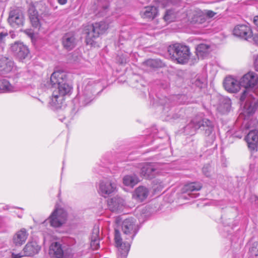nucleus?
<instances>
[{
  "label": "nucleus",
  "instance_id": "9b49d317",
  "mask_svg": "<svg viewBox=\"0 0 258 258\" xmlns=\"http://www.w3.org/2000/svg\"><path fill=\"white\" fill-rule=\"evenodd\" d=\"M233 35L247 40L252 36V32L249 26L245 24H240L236 26L233 30Z\"/></svg>",
  "mask_w": 258,
  "mask_h": 258
},
{
  "label": "nucleus",
  "instance_id": "20e7f679",
  "mask_svg": "<svg viewBox=\"0 0 258 258\" xmlns=\"http://www.w3.org/2000/svg\"><path fill=\"white\" fill-rule=\"evenodd\" d=\"M108 28V24L103 21L95 23L87 26L84 30L85 33L86 34V42L87 44L91 46L94 45L95 39L100 35L104 33Z\"/></svg>",
  "mask_w": 258,
  "mask_h": 258
},
{
  "label": "nucleus",
  "instance_id": "8fccbe9b",
  "mask_svg": "<svg viewBox=\"0 0 258 258\" xmlns=\"http://www.w3.org/2000/svg\"><path fill=\"white\" fill-rule=\"evenodd\" d=\"M18 217H19V218H22V216H19H19H18Z\"/></svg>",
  "mask_w": 258,
  "mask_h": 258
},
{
  "label": "nucleus",
  "instance_id": "ddd939ff",
  "mask_svg": "<svg viewBox=\"0 0 258 258\" xmlns=\"http://www.w3.org/2000/svg\"><path fill=\"white\" fill-rule=\"evenodd\" d=\"M11 50L20 60L26 58L29 54L27 47L22 43L16 42L11 46Z\"/></svg>",
  "mask_w": 258,
  "mask_h": 258
},
{
  "label": "nucleus",
  "instance_id": "c9c22d12",
  "mask_svg": "<svg viewBox=\"0 0 258 258\" xmlns=\"http://www.w3.org/2000/svg\"><path fill=\"white\" fill-rule=\"evenodd\" d=\"M146 63L152 68H158L162 67V62L157 59H149L146 61Z\"/></svg>",
  "mask_w": 258,
  "mask_h": 258
},
{
  "label": "nucleus",
  "instance_id": "5701e85b",
  "mask_svg": "<svg viewBox=\"0 0 258 258\" xmlns=\"http://www.w3.org/2000/svg\"><path fill=\"white\" fill-rule=\"evenodd\" d=\"M29 18L32 26L36 29H39L41 26V20L38 14V11H35L34 7H30L28 10Z\"/></svg>",
  "mask_w": 258,
  "mask_h": 258
},
{
  "label": "nucleus",
  "instance_id": "423d86ee",
  "mask_svg": "<svg viewBox=\"0 0 258 258\" xmlns=\"http://www.w3.org/2000/svg\"><path fill=\"white\" fill-rule=\"evenodd\" d=\"M258 83V75L253 72H249L245 74L240 80V84L244 87L240 97V100L244 101L251 92L249 88L254 87Z\"/></svg>",
  "mask_w": 258,
  "mask_h": 258
},
{
  "label": "nucleus",
  "instance_id": "a878e982",
  "mask_svg": "<svg viewBox=\"0 0 258 258\" xmlns=\"http://www.w3.org/2000/svg\"><path fill=\"white\" fill-rule=\"evenodd\" d=\"M141 14L143 18L152 20L157 16L158 10L155 6H149L145 7Z\"/></svg>",
  "mask_w": 258,
  "mask_h": 258
},
{
  "label": "nucleus",
  "instance_id": "72a5a7b5",
  "mask_svg": "<svg viewBox=\"0 0 258 258\" xmlns=\"http://www.w3.org/2000/svg\"><path fill=\"white\" fill-rule=\"evenodd\" d=\"M30 7H34L36 11H39L42 14L46 11V7L42 2L36 3L34 5H31Z\"/></svg>",
  "mask_w": 258,
  "mask_h": 258
},
{
  "label": "nucleus",
  "instance_id": "6ab92c4d",
  "mask_svg": "<svg viewBox=\"0 0 258 258\" xmlns=\"http://www.w3.org/2000/svg\"><path fill=\"white\" fill-rule=\"evenodd\" d=\"M76 42V39L74 34L72 33L66 34L62 39L63 47L69 50L72 49L75 46Z\"/></svg>",
  "mask_w": 258,
  "mask_h": 258
},
{
  "label": "nucleus",
  "instance_id": "e433bc0d",
  "mask_svg": "<svg viewBox=\"0 0 258 258\" xmlns=\"http://www.w3.org/2000/svg\"><path fill=\"white\" fill-rule=\"evenodd\" d=\"M101 7V10H96L94 11V13L96 15H98L99 17L103 16L104 15L108 7V4H106L104 6L99 5V8Z\"/></svg>",
  "mask_w": 258,
  "mask_h": 258
},
{
  "label": "nucleus",
  "instance_id": "a211bd4d",
  "mask_svg": "<svg viewBox=\"0 0 258 258\" xmlns=\"http://www.w3.org/2000/svg\"><path fill=\"white\" fill-rule=\"evenodd\" d=\"M124 206V201L120 197H114L108 201L109 208L112 212H119Z\"/></svg>",
  "mask_w": 258,
  "mask_h": 258
},
{
  "label": "nucleus",
  "instance_id": "dca6fc26",
  "mask_svg": "<svg viewBox=\"0 0 258 258\" xmlns=\"http://www.w3.org/2000/svg\"><path fill=\"white\" fill-rule=\"evenodd\" d=\"M223 85L227 91L232 93L238 92L241 86L240 84V81L238 82L236 80L231 77H227L225 79Z\"/></svg>",
  "mask_w": 258,
  "mask_h": 258
},
{
  "label": "nucleus",
  "instance_id": "473e14b6",
  "mask_svg": "<svg viewBox=\"0 0 258 258\" xmlns=\"http://www.w3.org/2000/svg\"><path fill=\"white\" fill-rule=\"evenodd\" d=\"M224 102V108H222V105H220L219 107V109L223 113L228 112L229 111L230 107L231 106V100L229 98H225L223 100Z\"/></svg>",
  "mask_w": 258,
  "mask_h": 258
},
{
  "label": "nucleus",
  "instance_id": "aec40b11",
  "mask_svg": "<svg viewBox=\"0 0 258 258\" xmlns=\"http://www.w3.org/2000/svg\"><path fill=\"white\" fill-rule=\"evenodd\" d=\"M28 232L25 228L18 230L13 236V242L16 245H21L28 238Z\"/></svg>",
  "mask_w": 258,
  "mask_h": 258
},
{
  "label": "nucleus",
  "instance_id": "09e8293b",
  "mask_svg": "<svg viewBox=\"0 0 258 258\" xmlns=\"http://www.w3.org/2000/svg\"><path fill=\"white\" fill-rule=\"evenodd\" d=\"M161 104L162 105H164L165 104L164 103L161 102Z\"/></svg>",
  "mask_w": 258,
  "mask_h": 258
},
{
  "label": "nucleus",
  "instance_id": "f8f14e48",
  "mask_svg": "<svg viewBox=\"0 0 258 258\" xmlns=\"http://www.w3.org/2000/svg\"><path fill=\"white\" fill-rule=\"evenodd\" d=\"M115 188V184L111 181L102 180L99 184L98 192L101 196L106 198L113 193Z\"/></svg>",
  "mask_w": 258,
  "mask_h": 258
},
{
  "label": "nucleus",
  "instance_id": "412c9836",
  "mask_svg": "<svg viewBox=\"0 0 258 258\" xmlns=\"http://www.w3.org/2000/svg\"><path fill=\"white\" fill-rule=\"evenodd\" d=\"M40 249V246L36 241L27 243L23 249L25 256H30L37 253Z\"/></svg>",
  "mask_w": 258,
  "mask_h": 258
},
{
  "label": "nucleus",
  "instance_id": "4c0bfd02",
  "mask_svg": "<svg viewBox=\"0 0 258 258\" xmlns=\"http://www.w3.org/2000/svg\"><path fill=\"white\" fill-rule=\"evenodd\" d=\"M211 171V167L210 164L205 165L202 169L203 174L207 177L210 176Z\"/></svg>",
  "mask_w": 258,
  "mask_h": 258
},
{
  "label": "nucleus",
  "instance_id": "393cba45",
  "mask_svg": "<svg viewBox=\"0 0 258 258\" xmlns=\"http://www.w3.org/2000/svg\"><path fill=\"white\" fill-rule=\"evenodd\" d=\"M99 229L98 226H95L91 236L90 246L92 249L96 250L100 247Z\"/></svg>",
  "mask_w": 258,
  "mask_h": 258
},
{
  "label": "nucleus",
  "instance_id": "f3484780",
  "mask_svg": "<svg viewBox=\"0 0 258 258\" xmlns=\"http://www.w3.org/2000/svg\"><path fill=\"white\" fill-rule=\"evenodd\" d=\"M14 67L12 60L6 56H0V74L6 75L11 72Z\"/></svg>",
  "mask_w": 258,
  "mask_h": 258
},
{
  "label": "nucleus",
  "instance_id": "79ce46f5",
  "mask_svg": "<svg viewBox=\"0 0 258 258\" xmlns=\"http://www.w3.org/2000/svg\"><path fill=\"white\" fill-rule=\"evenodd\" d=\"M254 67L255 71L258 72V54L256 56L254 61Z\"/></svg>",
  "mask_w": 258,
  "mask_h": 258
},
{
  "label": "nucleus",
  "instance_id": "7ed1b4c3",
  "mask_svg": "<svg viewBox=\"0 0 258 258\" xmlns=\"http://www.w3.org/2000/svg\"><path fill=\"white\" fill-rule=\"evenodd\" d=\"M168 53L173 60L181 64L187 62L191 54L188 46L179 43L170 45L168 47Z\"/></svg>",
  "mask_w": 258,
  "mask_h": 258
},
{
  "label": "nucleus",
  "instance_id": "c03bdc74",
  "mask_svg": "<svg viewBox=\"0 0 258 258\" xmlns=\"http://www.w3.org/2000/svg\"><path fill=\"white\" fill-rule=\"evenodd\" d=\"M253 24L258 27V16H254L253 19Z\"/></svg>",
  "mask_w": 258,
  "mask_h": 258
},
{
  "label": "nucleus",
  "instance_id": "a19ab883",
  "mask_svg": "<svg viewBox=\"0 0 258 258\" xmlns=\"http://www.w3.org/2000/svg\"><path fill=\"white\" fill-rule=\"evenodd\" d=\"M158 1L159 3V5L162 6L163 8L166 7L169 3L168 0H158Z\"/></svg>",
  "mask_w": 258,
  "mask_h": 258
},
{
  "label": "nucleus",
  "instance_id": "a18cd8bd",
  "mask_svg": "<svg viewBox=\"0 0 258 258\" xmlns=\"http://www.w3.org/2000/svg\"><path fill=\"white\" fill-rule=\"evenodd\" d=\"M58 2L61 5H64L67 3V0H58Z\"/></svg>",
  "mask_w": 258,
  "mask_h": 258
},
{
  "label": "nucleus",
  "instance_id": "b1692460",
  "mask_svg": "<svg viewBox=\"0 0 258 258\" xmlns=\"http://www.w3.org/2000/svg\"><path fill=\"white\" fill-rule=\"evenodd\" d=\"M149 192V189L147 187L140 186L135 190L133 196L136 200L142 202L148 197Z\"/></svg>",
  "mask_w": 258,
  "mask_h": 258
},
{
  "label": "nucleus",
  "instance_id": "c756f323",
  "mask_svg": "<svg viewBox=\"0 0 258 258\" xmlns=\"http://www.w3.org/2000/svg\"><path fill=\"white\" fill-rule=\"evenodd\" d=\"M14 92V87L6 79L0 80V92Z\"/></svg>",
  "mask_w": 258,
  "mask_h": 258
},
{
  "label": "nucleus",
  "instance_id": "49530a36",
  "mask_svg": "<svg viewBox=\"0 0 258 258\" xmlns=\"http://www.w3.org/2000/svg\"><path fill=\"white\" fill-rule=\"evenodd\" d=\"M12 257H13V258H20L22 257V256L19 254H14V253H13Z\"/></svg>",
  "mask_w": 258,
  "mask_h": 258
},
{
  "label": "nucleus",
  "instance_id": "cd10ccee",
  "mask_svg": "<svg viewBox=\"0 0 258 258\" xmlns=\"http://www.w3.org/2000/svg\"><path fill=\"white\" fill-rule=\"evenodd\" d=\"M210 51V46L206 44H200L196 48L198 57L202 58H205L209 53Z\"/></svg>",
  "mask_w": 258,
  "mask_h": 258
},
{
  "label": "nucleus",
  "instance_id": "c85d7f7f",
  "mask_svg": "<svg viewBox=\"0 0 258 258\" xmlns=\"http://www.w3.org/2000/svg\"><path fill=\"white\" fill-rule=\"evenodd\" d=\"M140 181L138 177L135 175H127L123 178V182L124 185L132 187H134Z\"/></svg>",
  "mask_w": 258,
  "mask_h": 258
},
{
  "label": "nucleus",
  "instance_id": "f704fd0d",
  "mask_svg": "<svg viewBox=\"0 0 258 258\" xmlns=\"http://www.w3.org/2000/svg\"><path fill=\"white\" fill-rule=\"evenodd\" d=\"M250 256L254 258H258V241L252 244V246L249 249Z\"/></svg>",
  "mask_w": 258,
  "mask_h": 258
},
{
  "label": "nucleus",
  "instance_id": "0eeeda50",
  "mask_svg": "<svg viewBox=\"0 0 258 258\" xmlns=\"http://www.w3.org/2000/svg\"><path fill=\"white\" fill-rule=\"evenodd\" d=\"M67 213L63 209H56L49 218L51 226L59 227L67 220Z\"/></svg>",
  "mask_w": 258,
  "mask_h": 258
},
{
  "label": "nucleus",
  "instance_id": "f03ea898",
  "mask_svg": "<svg viewBox=\"0 0 258 258\" xmlns=\"http://www.w3.org/2000/svg\"><path fill=\"white\" fill-rule=\"evenodd\" d=\"M67 75L63 71H55L51 75L50 83L53 89L51 98L53 105L57 107L62 97L71 92L72 87L67 83Z\"/></svg>",
  "mask_w": 258,
  "mask_h": 258
},
{
  "label": "nucleus",
  "instance_id": "2eb2a0df",
  "mask_svg": "<svg viewBox=\"0 0 258 258\" xmlns=\"http://www.w3.org/2000/svg\"><path fill=\"white\" fill-rule=\"evenodd\" d=\"M49 253L53 258H72L71 254L63 251L60 244L57 242L51 244Z\"/></svg>",
  "mask_w": 258,
  "mask_h": 258
},
{
  "label": "nucleus",
  "instance_id": "ea45409f",
  "mask_svg": "<svg viewBox=\"0 0 258 258\" xmlns=\"http://www.w3.org/2000/svg\"><path fill=\"white\" fill-rule=\"evenodd\" d=\"M8 34L7 32H1L0 33V42H3L5 40L6 37H7Z\"/></svg>",
  "mask_w": 258,
  "mask_h": 258
},
{
  "label": "nucleus",
  "instance_id": "1a4fd4ad",
  "mask_svg": "<svg viewBox=\"0 0 258 258\" xmlns=\"http://www.w3.org/2000/svg\"><path fill=\"white\" fill-rule=\"evenodd\" d=\"M8 21L13 28H19L23 26L25 21L23 12L19 9L11 11Z\"/></svg>",
  "mask_w": 258,
  "mask_h": 258
},
{
  "label": "nucleus",
  "instance_id": "58836bf2",
  "mask_svg": "<svg viewBox=\"0 0 258 258\" xmlns=\"http://www.w3.org/2000/svg\"><path fill=\"white\" fill-rule=\"evenodd\" d=\"M203 12H204L206 18L207 17L209 18H211L214 17V16L216 14V13L211 10H205Z\"/></svg>",
  "mask_w": 258,
  "mask_h": 258
},
{
  "label": "nucleus",
  "instance_id": "de8ad7c7",
  "mask_svg": "<svg viewBox=\"0 0 258 258\" xmlns=\"http://www.w3.org/2000/svg\"><path fill=\"white\" fill-rule=\"evenodd\" d=\"M189 195H190V196L191 197H193V198H196L197 197L199 194H189Z\"/></svg>",
  "mask_w": 258,
  "mask_h": 258
},
{
  "label": "nucleus",
  "instance_id": "37998d69",
  "mask_svg": "<svg viewBox=\"0 0 258 258\" xmlns=\"http://www.w3.org/2000/svg\"><path fill=\"white\" fill-rule=\"evenodd\" d=\"M6 224L5 218L3 217L0 216V227H3Z\"/></svg>",
  "mask_w": 258,
  "mask_h": 258
},
{
  "label": "nucleus",
  "instance_id": "2f4dec72",
  "mask_svg": "<svg viewBox=\"0 0 258 258\" xmlns=\"http://www.w3.org/2000/svg\"><path fill=\"white\" fill-rule=\"evenodd\" d=\"M202 184L200 182H191L186 184L185 187V190L188 192L194 191H199L202 188Z\"/></svg>",
  "mask_w": 258,
  "mask_h": 258
},
{
  "label": "nucleus",
  "instance_id": "7c9ffc66",
  "mask_svg": "<svg viewBox=\"0 0 258 258\" xmlns=\"http://www.w3.org/2000/svg\"><path fill=\"white\" fill-rule=\"evenodd\" d=\"M178 13L173 10H168L164 15V19L165 21L170 23L175 21L178 17Z\"/></svg>",
  "mask_w": 258,
  "mask_h": 258
},
{
  "label": "nucleus",
  "instance_id": "4be33fe9",
  "mask_svg": "<svg viewBox=\"0 0 258 258\" xmlns=\"http://www.w3.org/2000/svg\"><path fill=\"white\" fill-rule=\"evenodd\" d=\"M245 140L248 147L251 150H255L258 143V131L254 130L250 131L245 137Z\"/></svg>",
  "mask_w": 258,
  "mask_h": 258
},
{
  "label": "nucleus",
  "instance_id": "6e6552de",
  "mask_svg": "<svg viewBox=\"0 0 258 258\" xmlns=\"http://www.w3.org/2000/svg\"><path fill=\"white\" fill-rule=\"evenodd\" d=\"M93 82L89 81L87 82H84L82 86V93L79 95L80 102H82L84 105L88 104L93 99Z\"/></svg>",
  "mask_w": 258,
  "mask_h": 258
},
{
  "label": "nucleus",
  "instance_id": "39448f33",
  "mask_svg": "<svg viewBox=\"0 0 258 258\" xmlns=\"http://www.w3.org/2000/svg\"><path fill=\"white\" fill-rule=\"evenodd\" d=\"M197 130L204 131L205 134L209 136L213 131V125L208 119H201L199 117H196L185 127V130L188 131L189 134H193Z\"/></svg>",
  "mask_w": 258,
  "mask_h": 258
},
{
  "label": "nucleus",
  "instance_id": "f257e3e1",
  "mask_svg": "<svg viewBox=\"0 0 258 258\" xmlns=\"http://www.w3.org/2000/svg\"><path fill=\"white\" fill-rule=\"evenodd\" d=\"M122 234L119 230H115L114 239L118 248V258H126L130 248L131 243L139 230L136 220L128 218L124 220L121 225Z\"/></svg>",
  "mask_w": 258,
  "mask_h": 258
},
{
  "label": "nucleus",
  "instance_id": "9d476101",
  "mask_svg": "<svg viewBox=\"0 0 258 258\" xmlns=\"http://www.w3.org/2000/svg\"><path fill=\"white\" fill-rule=\"evenodd\" d=\"M255 94L252 92V94H249L246 97L248 99L244 106V113L247 116L253 114L258 108V97H255Z\"/></svg>",
  "mask_w": 258,
  "mask_h": 258
},
{
  "label": "nucleus",
  "instance_id": "bb28decb",
  "mask_svg": "<svg viewBox=\"0 0 258 258\" xmlns=\"http://www.w3.org/2000/svg\"><path fill=\"white\" fill-rule=\"evenodd\" d=\"M206 21L204 12L201 10L196 9L194 11L191 19V22L195 24H202Z\"/></svg>",
  "mask_w": 258,
  "mask_h": 258
},
{
  "label": "nucleus",
  "instance_id": "4468645a",
  "mask_svg": "<svg viewBox=\"0 0 258 258\" xmlns=\"http://www.w3.org/2000/svg\"><path fill=\"white\" fill-rule=\"evenodd\" d=\"M157 173V169L154 165L150 163H145L141 165L140 175L146 179L154 178Z\"/></svg>",
  "mask_w": 258,
  "mask_h": 258
}]
</instances>
